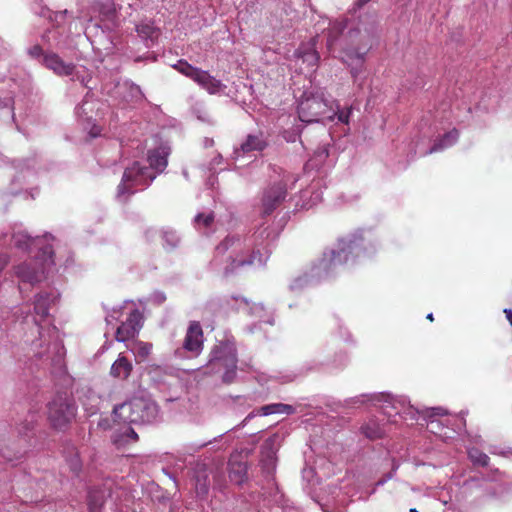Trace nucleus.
<instances>
[{"label": "nucleus", "mask_w": 512, "mask_h": 512, "mask_svg": "<svg viewBox=\"0 0 512 512\" xmlns=\"http://www.w3.org/2000/svg\"><path fill=\"white\" fill-rule=\"evenodd\" d=\"M76 406L66 394H58L48 405V420L57 430H65L75 418Z\"/></svg>", "instance_id": "obj_3"}, {"label": "nucleus", "mask_w": 512, "mask_h": 512, "mask_svg": "<svg viewBox=\"0 0 512 512\" xmlns=\"http://www.w3.org/2000/svg\"><path fill=\"white\" fill-rule=\"evenodd\" d=\"M208 367L215 372H219L223 369V382H233L237 368V355L235 350L228 346L214 350Z\"/></svg>", "instance_id": "obj_5"}, {"label": "nucleus", "mask_w": 512, "mask_h": 512, "mask_svg": "<svg viewBox=\"0 0 512 512\" xmlns=\"http://www.w3.org/2000/svg\"><path fill=\"white\" fill-rule=\"evenodd\" d=\"M155 407L143 398H133L117 405L113 409L115 422L123 424H141L152 421Z\"/></svg>", "instance_id": "obj_2"}, {"label": "nucleus", "mask_w": 512, "mask_h": 512, "mask_svg": "<svg viewBox=\"0 0 512 512\" xmlns=\"http://www.w3.org/2000/svg\"><path fill=\"white\" fill-rule=\"evenodd\" d=\"M169 152L164 147H159L148 152V162L151 169L158 173L165 170L168 164Z\"/></svg>", "instance_id": "obj_17"}, {"label": "nucleus", "mask_w": 512, "mask_h": 512, "mask_svg": "<svg viewBox=\"0 0 512 512\" xmlns=\"http://www.w3.org/2000/svg\"><path fill=\"white\" fill-rule=\"evenodd\" d=\"M233 248L236 252L235 256L229 257V263L225 266L223 271L224 277H229L235 274L239 269L250 266L254 263V252L247 247L240 237L229 235L216 246V254H224L229 249Z\"/></svg>", "instance_id": "obj_1"}, {"label": "nucleus", "mask_w": 512, "mask_h": 512, "mask_svg": "<svg viewBox=\"0 0 512 512\" xmlns=\"http://www.w3.org/2000/svg\"><path fill=\"white\" fill-rule=\"evenodd\" d=\"M52 296L47 292L37 294L34 302V310L41 318H45L49 314Z\"/></svg>", "instance_id": "obj_22"}, {"label": "nucleus", "mask_w": 512, "mask_h": 512, "mask_svg": "<svg viewBox=\"0 0 512 512\" xmlns=\"http://www.w3.org/2000/svg\"><path fill=\"white\" fill-rule=\"evenodd\" d=\"M322 100L319 98H308L302 101L298 107L299 118L303 122H318L321 116Z\"/></svg>", "instance_id": "obj_11"}, {"label": "nucleus", "mask_w": 512, "mask_h": 512, "mask_svg": "<svg viewBox=\"0 0 512 512\" xmlns=\"http://www.w3.org/2000/svg\"><path fill=\"white\" fill-rule=\"evenodd\" d=\"M29 53L34 57H38L43 53V49L41 46L35 45L29 50Z\"/></svg>", "instance_id": "obj_36"}, {"label": "nucleus", "mask_w": 512, "mask_h": 512, "mask_svg": "<svg viewBox=\"0 0 512 512\" xmlns=\"http://www.w3.org/2000/svg\"><path fill=\"white\" fill-rule=\"evenodd\" d=\"M345 24L343 22H335L328 28L327 47L332 49L338 37L343 33Z\"/></svg>", "instance_id": "obj_27"}, {"label": "nucleus", "mask_w": 512, "mask_h": 512, "mask_svg": "<svg viewBox=\"0 0 512 512\" xmlns=\"http://www.w3.org/2000/svg\"><path fill=\"white\" fill-rule=\"evenodd\" d=\"M468 455L474 465L486 467L489 464V456L477 448L470 449Z\"/></svg>", "instance_id": "obj_29"}, {"label": "nucleus", "mask_w": 512, "mask_h": 512, "mask_svg": "<svg viewBox=\"0 0 512 512\" xmlns=\"http://www.w3.org/2000/svg\"><path fill=\"white\" fill-rule=\"evenodd\" d=\"M87 103H83L79 108H78V111L77 113L81 116L82 115V112H84V106L86 105Z\"/></svg>", "instance_id": "obj_42"}, {"label": "nucleus", "mask_w": 512, "mask_h": 512, "mask_svg": "<svg viewBox=\"0 0 512 512\" xmlns=\"http://www.w3.org/2000/svg\"><path fill=\"white\" fill-rule=\"evenodd\" d=\"M89 134L92 138H95L101 134V128L97 125H93L89 131Z\"/></svg>", "instance_id": "obj_37"}, {"label": "nucleus", "mask_w": 512, "mask_h": 512, "mask_svg": "<svg viewBox=\"0 0 512 512\" xmlns=\"http://www.w3.org/2000/svg\"><path fill=\"white\" fill-rule=\"evenodd\" d=\"M459 138V131L456 128L446 132L443 136L436 139L432 147L427 152L428 154H433L439 151H442L452 145H454Z\"/></svg>", "instance_id": "obj_20"}, {"label": "nucleus", "mask_w": 512, "mask_h": 512, "mask_svg": "<svg viewBox=\"0 0 512 512\" xmlns=\"http://www.w3.org/2000/svg\"><path fill=\"white\" fill-rule=\"evenodd\" d=\"M429 321H433L434 320V317H433V314L432 313H429L426 317Z\"/></svg>", "instance_id": "obj_43"}, {"label": "nucleus", "mask_w": 512, "mask_h": 512, "mask_svg": "<svg viewBox=\"0 0 512 512\" xmlns=\"http://www.w3.org/2000/svg\"><path fill=\"white\" fill-rule=\"evenodd\" d=\"M44 65L59 76H69L73 74L75 65L66 63L56 53H48L44 56Z\"/></svg>", "instance_id": "obj_12"}, {"label": "nucleus", "mask_w": 512, "mask_h": 512, "mask_svg": "<svg viewBox=\"0 0 512 512\" xmlns=\"http://www.w3.org/2000/svg\"><path fill=\"white\" fill-rule=\"evenodd\" d=\"M68 463H69V467L73 473L78 474L81 471L82 464H81V461L77 454H75L73 457H71L68 460Z\"/></svg>", "instance_id": "obj_34"}, {"label": "nucleus", "mask_w": 512, "mask_h": 512, "mask_svg": "<svg viewBox=\"0 0 512 512\" xmlns=\"http://www.w3.org/2000/svg\"><path fill=\"white\" fill-rule=\"evenodd\" d=\"M195 489L197 495L201 498H204L209 491V485L207 484L206 479H204L203 481L197 479Z\"/></svg>", "instance_id": "obj_32"}, {"label": "nucleus", "mask_w": 512, "mask_h": 512, "mask_svg": "<svg viewBox=\"0 0 512 512\" xmlns=\"http://www.w3.org/2000/svg\"><path fill=\"white\" fill-rule=\"evenodd\" d=\"M352 113V107H348L343 110H339L336 112L337 119L344 124L349 123L350 115Z\"/></svg>", "instance_id": "obj_33"}, {"label": "nucleus", "mask_w": 512, "mask_h": 512, "mask_svg": "<svg viewBox=\"0 0 512 512\" xmlns=\"http://www.w3.org/2000/svg\"><path fill=\"white\" fill-rule=\"evenodd\" d=\"M54 251L51 244H47L40 248V254L38 260L40 264L31 266V264L23 263L15 267L16 276L23 282L34 284L42 280L45 272V268L54 264L53 261Z\"/></svg>", "instance_id": "obj_4"}, {"label": "nucleus", "mask_w": 512, "mask_h": 512, "mask_svg": "<svg viewBox=\"0 0 512 512\" xmlns=\"http://www.w3.org/2000/svg\"><path fill=\"white\" fill-rule=\"evenodd\" d=\"M316 42L317 38L314 37L310 40L307 46L303 45L298 50V57L302 59L303 63H306L307 66L311 68L317 67L320 60V55L315 49Z\"/></svg>", "instance_id": "obj_18"}, {"label": "nucleus", "mask_w": 512, "mask_h": 512, "mask_svg": "<svg viewBox=\"0 0 512 512\" xmlns=\"http://www.w3.org/2000/svg\"><path fill=\"white\" fill-rule=\"evenodd\" d=\"M361 4H366L367 2H369L370 0H359Z\"/></svg>", "instance_id": "obj_45"}, {"label": "nucleus", "mask_w": 512, "mask_h": 512, "mask_svg": "<svg viewBox=\"0 0 512 512\" xmlns=\"http://www.w3.org/2000/svg\"><path fill=\"white\" fill-rule=\"evenodd\" d=\"M194 82L201 86L209 94H216L223 88V84L220 80L216 79L208 71L202 69L198 73Z\"/></svg>", "instance_id": "obj_15"}, {"label": "nucleus", "mask_w": 512, "mask_h": 512, "mask_svg": "<svg viewBox=\"0 0 512 512\" xmlns=\"http://www.w3.org/2000/svg\"><path fill=\"white\" fill-rule=\"evenodd\" d=\"M9 258L6 254H0V270L6 267L8 264Z\"/></svg>", "instance_id": "obj_39"}, {"label": "nucleus", "mask_w": 512, "mask_h": 512, "mask_svg": "<svg viewBox=\"0 0 512 512\" xmlns=\"http://www.w3.org/2000/svg\"><path fill=\"white\" fill-rule=\"evenodd\" d=\"M132 369V363L125 356L119 355L111 366L110 374L114 378L126 380L130 376Z\"/></svg>", "instance_id": "obj_19"}, {"label": "nucleus", "mask_w": 512, "mask_h": 512, "mask_svg": "<svg viewBox=\"0 0 512 512\" xmlns=\"http://www.w3.org/2000/svg\"><path fill=\"white\" fill-rule=\"evenodd\" d=\"M342 254H345L344 250L341 251H331V262L332 265L341 264L342 263Z\"/></svg>", "instance_id": "obj_35"}, {"label": "nucleus", "mask_w": 512, "mask_h": 512, "mask_svg": "<svg viewBox=\"0 0 512 512\" xmlns=\"http://www.w3.org/2000/svg\"><path fill=\"white\" fill-rule=\"evenodd\" d=\"M174 68L181 73L182 75L190 78L191 80H195L198 73L200 72V68L192 66L190 63H188L186 60H179L176 65H174Z\"/></svg>", "instance_id": "obj_26"}, {"label": "nucleus", "mask_w": 512, "mask_h": 512, "mask_svg": "<svg viewBox=\"0 0 512 512\" xmlns=\"http://www.w3.org/2000/svg\"><path fill=\"white\" fill-rule=\"evenodd\" d=\"M152 348L151 343L139 341L136 343L135 347L136 356L140 361H144L151 354Z\"/></svg>", "instance_id": "obj_30"}, {"label": "nucleus", "mask_w": 512, "mask_h": 512, "mask_svg": "<svg viewBox=\"0 0 512 512\" xmlns=\"http://www.w3.org/2000/svg\"><path fill=\"white\" fill-rule=\"evenodd\" d=\"M155 174L150 173L149 168L134 162L124 171L122 183L118 186V190L123 192L129 190L133 186L147 185L155 179Z\"/></svg>", "instance_id": "obj_6"}, {"label": "nucleus", "mask_w": 512, "mask_h": 512, "mask_svg": "<svg viewBox=\"0 0 512 512\" xmlns=\"http://www.w3.org/2000/svg\"><path fill=\"white\" fill-rule=\"evenodd\" d=\"M504 313L506 315V319L508 320V322L512 326V310L511 309H504Z\"/></svg>", "instance_id": "obj_41"}, {"label": "nucleus", "mask_w": 512, "mask_h": 512, "mask_svg": "<svg viewBox=\"0 0 512 512\" xmlns=\"http://www.w3.org/2000/svg\"><path fill=\"white\" fill-rule=\"evenodd\" d=\"M139 439L138 434L132 429L128 427L126 431L122 434H117L113 438V443L117 447L125 446L126 444L135 443Z\"/></svg>", "instance_id": "obj_25"}, {"label": "nucleus", "mask_w": 512, "mask_h": 512, "mask_svg": "<svg viewBox=\"0 0 512 512\" xmlns=\"http://www.w3.org/2000/svg\"><path fill=\"white\" fill-rule=\"evenodd\" d=\"M203 330L199 322L192 321L187 329L183 348L198 355L203 348Z\"/></svg>", "instance_id": "obj_10"}, {"label": "nucleus", "mask_w": 512, "mask_h": 512, "mask_svg": "<svg viewBox=\"0 0 512 512\" xmlns=\"http://www.w3.org/2000/svg\"><path fill=\"white\" fill-rule=\"evenodd\" d=\"M107 491L102 488H93L88 493V507L91 512H101L107 499Z\"/></svg>", "instance_id": "obj_21"}, {"label": "nucleus", "mask_w": 512, "mask_h": 512, "mask_svg": "<svg viewBox=\"0 0 512 512\" xmlns=\"http://www.w3.org/2000/svg\"><path fill=\"white\" fill-rule=\"evenodd\" d=\"M266 145L267 143L263 139L262 134L248 135L246 140L240 145V148L235 150V154L239 157L246 153L262 151Z\"/></svg>", "instance_id": "obj_16"}, {"label": "nucleus", "mask_w": 512, "mask_h": 512, "mask_svg": "<svg viewBox=\"0 0 512 512\" xmlns=\"http://www.w3.org/2000/svg\"><path fill=\"white\" fill-rule=\"evenodd\" d=\"M136 32L145 40L154 41L159 36V30L151 22H142L136 26Z\"/></svg>", "instance_id": "obj_23"}, {"label": "nucleus", "mask_w": 512, "mask_h": 512, "mask_svg": "<svg viewBox=\"0 0 512 512\" xmlns=\"http://www.w3.org/2000/svg\"><path fill=\"white\" fill-rule=\"evenodd\" d=\"M361 430L371 440L382 438L384 435V430L375 420H369L361 427Z\"/></svg>", "instance_id": "obj_24"}, {"label": "nucleus", "mask_w": 512, "mask_h": 512, "mask_svg": "<svg viewBox=\"0 0 512 512\" xmlns=\"http://www.w3.org/2000/svg\"><path fill=\"white\" fill-rule=\"evenodd\" d=\"M143 316L139 310L134 309L128 315L126 321L117 328L115 338L119 342H125L134 338L142 328Z\"/></svg>", "instance_id": "obj_7"}, {"label": "nucleus", "mask_w": 512, "mask_h": 512, "mask_svg": "<svg viewBox=\"0 0 512 512\" xmlns=\"http://www.w3.org/2000/svg\"><path fill=\"white\" fill-rule=\"evenodd\" d=\"M286 193V185L283 183H277L268 188L262 199L263 213L270 215L285 199Z\"/></svg>", "instance_id": "obj_9"}, {"label": "nucleus", "mask_w": 512, "mask_h": 512, "mask_svg": "<svg viewBox=\"0 0 512 512\" xmlns=\"http://www.w3.org/2000/svg\"><path fill=\"white\" fill-rule=\"evenodd\" d=\"M366 52H359L356 49L345 50V62L351 67L350 73L353 79L363 71Z\"/></svg>", "instance_id": "obj_14"}, {"label": "nucleus", "mask_w": 512, "mask_h": 512, "mask_svg": "<svg viewBox=\"0 0 512 512\" xmlns=\"http://www.w3.org/2000/svg\"><path fill=\"white\" fill-rule=\"evenodd\" d=\"M50 240H53L51 235L31 238L26 232L18 231L12 234L11 245L21 251L30 252L33 248L40 250L41 247L50 244Z\"/></svg>", "instance_id": "obj_8"}, {"label": "nucleus", "mask_w": 512, "mask_h": 512, "mask_svg": "<svg viewBox=\"0 0 512 512\" xmlns=\"http://www.w3.org/2000/svg\"><path fill=\"white\" fill-rule=\"evenodd\" d=\"M163 237L171 243V245H175V235L173 232H164Z\"/></svg>", "instance_id": "obj_38"}, {"label": "nucleus", "mask_w": 512, "mask_h": 512, "mask_svg": "<svg viewBox=\"0 0 512 512\" xmlns=\"http://www.w3.org/2000/svg\"><path fill=\"white\" fill-rule=\"evenodd\" d=\"M240 456H232L229 461V479L231 482L242 485L247 480L248 465L238 460Z\"/></svg>", "instance_id": "obj_13"}, {"label": "nucleus", "mask_w": 512, "mask_h": 512, "mask_svg": "<svg viewBox=\"0 0 512 512\" xmlns=\"http://www.w3.org/2000/svg\"><path fill=\"white\" fill-rule=\"evenodd\" d=\"M125 192H127V190H124L123 192H120V191H119V194H123V193H125ZM128 192L133 193V190H131V188H130V189L128 190Z\"/></svg>", "instance_id": "obj_44"}, {"label": "nucleus", "mask_w": 512, "mask_h": 512, "mask_svg": "<svg viewBox=\"0 0 512 512\" xmlns=\"http://www.w3.org/2000/svg\"><path fill=\"white\" fill-rule=\"evenodd\" d=\"M410 512H418L416 508H411Z\"/></svg>", "instance_id": "obj_46"}, {"label": "nucleus", "mask_w": 512, "mask_h": 512, "mask_svg": "<svg viewBox=\"0 0 512 512\" xmlns=\"http://www.w3.org/2000/svg\"><path fill=\"white\" fill-rule=\"evenodd\" d=\"M432 410H433V414L434 415H445V414H447V411L445 409H443V408H440V407L433 408Z\"/></svg>", "instance_id": "obj_40"}, {"label": "nucleus", "mask_w": 512, "mask_h": 512, "mask_svg": "<svg viewBox=\"0 0 512 512\" xmlns=\"http://www.w3.org/2000/svg\"><path fill=\"white\" fill-rule=\"evenodd\" d=\"M213 222H214L213 213H209V214L200 213L195 217V223L198 226H203L205 228L210 227Z\"/></svg>", "instance_id": "obj_31"}, {"label": "nucleus", "mask_w": 512, "mask_h": 512, "mask_svg": "<svg viewBox=\"0 0 512 512\" xmlns=\"http://www.w3.org/2000/svg\"><path fill=\"white\" fill-rule=\"evenodd\" d=\"M262 415H270V414H280V413H286L290 414L293 411L292 406L282 403H275V404H269L262 406L260 409Z\"/></svg>", "instance_id": "obj_28"}]
</instances>
